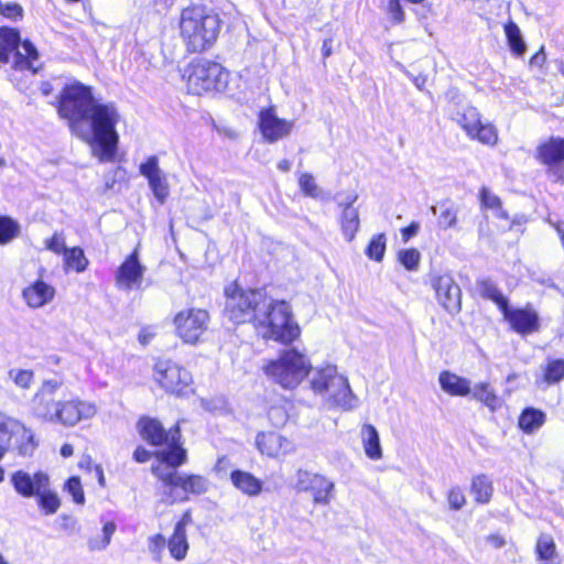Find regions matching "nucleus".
I'll return each instance as SVG.
<instances>
[{"instance_id": "56", "label": "nucleus", "mask_w": 564, "mask_h": 564, "mask_svg": "<svg viewBox=\"0 0 564 564\" xmlns=\"http://www.w3.org/2000/svg\"><path fill=\"white\" fill-rule=\"evenodd\" d=\"M133 457L138 463H145L150 459L151 453L145 448L139 446L135 448Z\"/></svg>"}, {"instance_id": "5", "label": "nucleus", "mask_w": 564, "mask_h": 564, "mask_svg": "<svg viewBox=\"0 0 564 564\" xmlns=\"http://www.w3.org/2000/svg\"><path fill=\"white\" fill-rule=\"evenodd\" d=\"M256 328L262 338L283 345L292 344L301 335L300 326L293 318L290 304L269 296L257 315Z\"/></svg>"}, {"instance_id": "33", "label": "nucleus", "mask_w": 564, "mask_h": 564, "mask_svg": "<svg viewBox=\"0 0 564 564\" xmlns=\"http://www.w3.org/2000/svg\"><path fill=\"white\" fill-rule=\"evenodd\" d=\"M545 422V414L536 409L528 408L519 416L518 425L527 434H532Z\"/></svg>"}, {"instance_id": "47", "label": "nucleus", "mask_w": 564, "mask_h": 564, "mask_svg": "<svg viewBox=\"0 0 564 564\" xmlns=\"http://www.w3.org/2000/svg\"><path fill=\"white\" fill-rule=\"evenodd\" d=\"M9 377L18 387L29 389L33 383L34 373L32 370L12 369L9 371Z\"/></svg>"}, {"instance_id": "2", "label": "nucleus", "mask_w": 564, "mask_h": 564, "mask_svg": "<svg viewBox=\"0 0 564 564\" xmlns=\"http://www.w3.org/2000/svg\"><path fill=\"white\" fill-rule=\"evenodd\" d=\"M308 384L312 392L322 399L327 409L350 411L358 404L348 378L340 373L335 365L313 367Z\"/></svg>"}, {"instance_id": "30", "label": "nucleus", "mask_w": 564, "mask_h": 564, "mask_svg": "<svg viewBox=\"0 0 564 564\" xmlns=\"http://www.w3.org/2000/svg\"><path fill=\"white\" fill-rule=\"evenodd\" d=\"M180 438L181 437H177L174 444H165L167 451H159L155 453L156 458L160 460L158 466L174 470V468L185 463L186 452L181 447Z\"/></svg>"}, {"instance_id": "12", "label": "nucleus", "mask_w": 564, "mask_h": 564, "mask_svg": "<svg viewBox=\"0 0 564 564\" xmlns=\"http://www.w3.org/2000/svg\"><path fill=\"white\" fill-rule=\"evenodd\" d=\"M155 382L167 393L184 394L193 379L191 372L171 359H159L153 368Z\"/></svg>"}, {"instance_id": "37", "label": "nucleus", "mask_w": 564, "mask_h": 564, "mask_svg": "<svg viewBox=\"0 0 564 564\" xmlns=\"http://www.w3.org/2000/svg\"><path fill=\"white\" fill-rule=\"evenodd\" d=\"M88 263V259L79 247L69 248L64 253V269L66 271L75 270L78 273L84 272Z\"/></svg>"}, {"instance_id": "25", "label": "nucleus", "mask_w": 564, "mask_h": 564, "mask_svg": "<svg viewBox=\"0 0 564 564\" xmlns=\"http://www.w3.org/2000/svg\"><path fill=\"white\" fill-rule=\"evenodd\" d=\"M257 446L269 457H280L294 451L293 443L285 436L274 432H263L257 436Z\"/></svg>"}, {"instance_id": "55", "label": "nucleus", "mask_w": 564, "mask_h": 564, "mask_svg": "<svg viewBox=\"0 0 564 564\" xmlns=\"http://www.w3.org/2000/svg\"><path fill=\"white\" fill-rule=\"evenodd\" d=\"M420 230V224L419 223H411L408 227L403 228L401 230V236L404 242H406L410 238L417 235Z\"/></svg>"}, {"instance_id": "32", "label": "nucleus", "mask_w": 564, "mask_h": 564, "mask_svg": "<svg viewBox=\"0 0 564 564\" xmlns=\"http://www.w3.org/2000/svg\"><path fill=\"white\" fill-rule=\"evenodd\" d=\"M470 394L474 400L486 405L491 412L501 405L500 398L488 382H480L471 387Z\"/></svg>"}, {"instance_id": "28", "label": "nucleus", "mask_w": 564, "mask_h": 564, "mask_svg": "<svg viewBox=\"0 0 564 564\" xmlns=\"http://www.w3.org/2000/svg\"><path fill=\"white\" fill-rule=\"evenodd\" d=\"M232 486L248 497H257L262 492L263 482L249 471L235 469L229 474Z\"/></svg>"}, {"instance_id": "10", "label": "nucleus", "mask_w": 564, "mask_h": 564, "mask_svg": "<svg viewBox=\"0 0 564 564\" xmlns=\"http://www.w3.org/2000/svg\"><path fill=\"white\" fill-rule=\"evenodd\" d=\"M37 58V52L31 42L20 41L17 30L0 28V65L12 63L17 69H32L35 72L33 61Z\"/></svg>"}, {"instance_id": "45", "label": "nucleus", "mask_w": 564, "mask_h": 564, "mask_svg": "<svg viewBox=\"0 0 564 564\" xmlns=\"http://www.w3.org/2000/svg\"><path fill=\"white\" fill-rule=\"evenodd\" d=\"M299 186L302 193L308 197L317 198L321 196V189L315 178L310 173H302L299 177Z\"/></svg>"}, {"instance_id": "8", "label": "nucleus", "mask_w": 564, "mask_h": 564, "mask_svg": "<svg viewBox=\"0 0 564 564\" xmlns=\"http://www.w3.org/2000/svg\"><path fill=\"white\" fill-rule=\"evenodd\" d=\"M97 101L90 87L75 83L64 88L58 113L68 121L70 130L77 134Z\"/></svg>"}, {"instance_id": "34", "label": "nucleus", "mask_w": 564, "mask_h": 564, "mask_svg": "<svg viewBox=\"0 0 564 564\" xmlns=\"http://www.w3.org/2000/svg\"><path fill=\"white\" fill-rule=\"evenodd\" d=\"M340 228L347 241H352L359 230L358 210L350 205H347L343 210Z\"/></svg>"}, {"instance_id": "23", "label": "nucleus", "mask_w": 564, "mask_h": 564, "mask_svg": "<svg viewBox=\"0 0 564 564\" xmlns=\"http://www.w3.org/2000/svg\"><path fill=\"white\" fill-rule=\"evenodd\" d=\"M13 435H22L28 443L22 445V455H30L36 447L34 434L24 424L0 413V444H10Z\"/></svg>"}, {"instance_id": "31", "label": "nucleus", "mask_w": 564, "mask_h": 564, "mask_svg": "<svg viewBox=\"0 0 564 564\" xmlns=\"http://www.w3.org/2000/svg\"><path fill=\"white\" fill-rule=\"evenodd\" d=\"M360 437L366 456L373 460L381 459L382 448L377 429L371 424H364Z\"/></svg>"}, {"instance_id": "53", "label": "nucleus", "mask_w": 564, "mask_h": 564, "mask_svg": "<svg viewBox=\"0 0 564 564\" xmlns=\"http://www.w3.org/2000/svg\"><path fill=\"white\" fill-rule=\"evenodd\" d=\"M166 540L162 534H155L150 539L149 550L156 561L161 560V554L165 547Z\"/></svg>"}, {"instance_id": "40", "label": "nucleus", "mask_w": 564, "mask_h": 564, "mask_svg": "<svg viewBox=\"0 0 564 564\" xmlns=\"http://www.w3.org/2000/svg\"><path fill=\"white\" fill-rule=\"evenodd\" d=\"M438 225L442 229L446 230L453 228L457 224V214L458 209L455 205L449 203H443L438 207ZM432 212L434 215L437 214V207H432Z\"/></svg>"}, {"instance_id": "16", "label": "nucleus", "mask_w": 564, "mask_h": 564, "mask_svg": "<svg viewBox=\"0 0 564 564\" xmlns=\"http://www.w3.org/2000/svg\"><path fill=\"white\" fill-rule=\"evenodd\" d=\"M536 159L546 166V174L553 182L564 181V139L551 138L539 145Z\"/></svg>"}, {"instance_id": "19", "label": "nucleus", "mask_w": 564, "mask_h": 564, "mask_svg": "<svg viewBox=\"0 0 564 564\" xmlns=\"http://www.w3.org/2000/svg\"><path fill=\"white\" fill-rule=\"evenodd\" d=\"M432 288L435 291L436 300L449 314H456L462 307V291L459 285L449 274L434 276Z\"/></svg>"}, {"instance_id": "60", "label": "nucleus", "mask_w": 564, "mask_h": 564, "mask_svg": "<svg viewBox=\"0 0 564 564\" xmlns=\"http://www.w3.org/2000/svg\"><path fill=\"white\" fill-rule=\"evenodd\" d=\"M191 522V514L188 512L184 513L182 519L176 523L175 528H181L182 532H186V525Z\"/></svg>"}, {"instance_id": "15", "label": "nucleus", "mask_w": 564, "mask_h": 564, "mask_svg": "<svg viewBox=\"0 0 564 564\" xmlns=\"http://www.w3.org/2000/svg\"><path fill=\"white\" fill-rule=\"evenodd\" d=\"M209 315L205 310L188 308L174 317L176 334L184 343L196 344L208 327Z\"/></svg>"}, {"instance_id": "50", "label": "nucleus", "mask_w": 564, "mask_h": 564, "mask_svg": "<svg viewBox=\"0 0 564 564\" xmlns=\"http://www.w3.org/2000/svg\"><path fill=\"white\" fill-rule=\"evenodd\" d=\"M66 490L73 497L74 502L83 505L85 496L82 488L80 479L78 477H70L66 482Z\"/></svg>"}, {"instance_id": "44", "label": "nucleus", "mask_w": 564, "mask_h": 564, "mask_svg": "<svg viewBox=\"0 0 564 564\" xmlns=\"http://www.w3.org/2000/svg\"><path fill=\"white\" fill-rule=\"evenodd\" d=\"M480 292L485 297L492 300L501 311L506 310L508 306L507 299L490 281H484L480 283Z\"/></svg>"}, {"instance_id": "27", "label": "nucleus", "mask_w": 564, "mask_h": 564, "mask_svg": "<svg viewBox=\"0 0 564 564\" xmlns=\"http://www.w3.org/2000/svg\"><path fill=\"white\" fill-rule=\"evenodd\" d=\"M22 296L29 307L41 308L53 301L55 289L51 284L37 280L23 290Z\"/></svg>"}, {"instance_id": "26", "label": "nucleus", "mask_w": 564, "mask_h": 564, "mask_svg": "<svg viewBox=\"0 0 564 564\" xmlns=\"http://www.w3.org/2000/svg\"><path fill=\"white\" fill-rule=\"evenodd\" d=\"M502 313L517 333L529 334L539 329V317L532 308L511 310L507 306Z\"/></svg>"}, {"instance_id": "3", "label": "nucleus", "mask_w": 564, "mask_h": 564, "mask_svg": "<svg viewBox=\"0 0 564 564\" xmlns=\"http://www.w3.org/2000/svg\"><path fill=\"white\" fill-rule=\"evenodd\" d=\"M312 370L311 358L294 347L282 349L276 357L267 359L262 366L267 379L286 391L297 389Z\"/></svg>"}, {"instance_id": "1", "label": "nucleus", "mask_w": 564, "mask_h": 564, "mask_svg": "<svg viewBox=\"0 0 564 564\" xmlns=\"http://www.w3.org/2000/svg\"><path fill=\"white\" fill-rule=\"evenodd\" d=\"M120 118L115 104L97 101L76 134L90 145L93 154L101 162L115 159L119 142L116 126Z\"/></svg>"}, {"instance_id": "17", "label": "nucleus", "mask_w": 564, "mask_h": 564, "mask_svg": "<svg viewBox=\"0 0 564 564\" xmlns=\"http://www.w3.org/2000/svg\"><path fill=\"white\" fill-rule=\"evenodd\" d=\"M145 267L140 262L138 249L126 258L115 274L116 286L124 292L141 290Z\"/></svg>"}, {"instance_id": "9", "label": "nucleus", "mask_w": 564, "mask_h": 564, "mask_svg": "<svg viewBox=\"0 0 564 564\" xmlns=\"http://www.w3.org/2000/svg\"><path fill=\"white\" fill-rule=\"evenodd\" d=\"M225 313L234 323L253 322L268 299L263 290H241L237 285L227 291Z\"/></svg>"}, {"instance_id": "49", "label": "nucleus", "mask_w": 564, "mask_h": 564, "mask_svg": "<svg viewBox=\"0 0 564 564\" xmlns=\"http://www.w3.org/2000/svg\"><path fill=\"white\" fill-rule=\"evenodd\" d=\"M117 525L115 522H106L102 527V540L99 542L90 541L89 545L91 550H105L111 541L113 533L116 532Z\"/></svg>"}, {"instance_id": "24", "label": "nucleus", "mask_w": 564, "mask_h": 564, "mask_svg": "<svg viewBox=\"0 0 564 564\" xmlns=\"http://www.w3.org/2000/svg\"><path fill=\"white\" fill-rule=\"evenodd\" d=\"M138 427L142 438L154 446L174 444L175 440L181 437L178 427L166 432L159 421L150 417L141 419Z\"/></svg>"}, {"instance_id": "22", "label": "nucleus", "mask_w": 564, "mask_h": 564, "mask_svg": "<svg viewBox=\"0 0 564 564\" xmlns=\"http://www.w3.org/2000/svg\"><path fill=\"white\" fill-rule=\"evenodd\" d=\"M97 413L94 403L80 399L62 400L55 423L64 426H75L83 420H89Z\"/></svg>"}, {"instance_id": "52", "label": "nucleus", "mask_w": 564, "mask_h": 564, "mask_svg": "<svg viewBox=\"0 0 564 564\" xmlns=\"http://www.w3.org/2000/svg\"><path fill=\"white\" fill-rule=\"evenodd\" d=\"M45 246L48 250L57 254H64L68 249L66 248L64 236L57 232L45 241Z\"/></svg>"}, {"instance_id": "59", "label": "nucleus", "mask_w": 564, "mask_h": 564, "mask_svg": "<svg viewBox=\"0 0 564 564\" xmlns=\"http://www.w3.org/2000/svg\"><path fill=\"white\" fill-rule=\"evenodd\" d=\"M215 468L218 474H226L230 468V460L226 456H223L217 460Z\"/></svg>"}, {"instance_id": "20", "label": "nucleus", "mask_w": 564, "mask_h": 564, "mask_svg": "<svg viewBox=\"0 0 564 564\" xmlns=\"http://www.w3.org/2000/svg\"><path fill=\"white\" fill-rule=\"evenodd\" d=\"M153 474L167 487L181 488L184 492L203 494L207 490V481L204 477L197 475L184 476L175 470H169L162 466H153Z\"/></svg>"}, {"instance_id": "48", "label": "nucleus", "mask_w": 564, "mask_h": 564, "mask_svg": "<svg viewBox=\"0 0 564 564\" xmlns=\"http://www.w3.org/2000/svg\"><path fill=\"white\" fill-rule=\"evenodd\" d=\"M398 259L405 269L414 271L419 267L421 254L416 249H406L399 252Z\"/></svg>"}, {"instance_id": "64", "label": "nucleus", "mask_w": 564, "mask_h": 564, "mask_svg": "<svg viewBox=\"0 0 564 564\" xmlns=\"http://www.w3.org/2000/svg\"><path fill=\"white\" fill-rule=\"evenodd\" d=\"M323 55L324 57H328L332 54V44L330 40H325L323 43Z\"/></svg>"}, {"instance_id": "62", "label": "nucleus", "mask_w": 564, "mask_h": 564, "mask_svg": "<svg viewBox=\"0 0 564 564\" xmlns=\"http://www.w3.org/2000/svg\"><path fill=\"white\" fill-rule=\"evenodd\" d=\"M14 440V444L17 446V448L19 449L20 454H22V445L24 443H28V438L25 436H22V435H13V438Z\"/></svg>"}, {"instance_id": "38", "label": "nucleus", "mask_w": 564, "mask_h": 564, "mask_svg": "<svg viewBox=\"0 0 564 564\" xmlns=\"http://www.w3.org/2000/svg\"><path fill=\"white\" fill-rule=\"evenodd\" d=\"M170 554L176 561L185 558L188 551L186 532H182L181 528H174L173 535L167 543Z\"/></svg>"}, {"instance_id": "57", "label": "nucleus", "mask_w": 564, "mask_h": 564, "mask_svg": "<svg viewBox=\"0 0 564 564\" xmlns=\"http://www.w3.org/2000/svg\"><path fill=\"white\" fill-rule=\"evenodd\" d=\"M486 541L495 549H500L506 545V540L499 534H490Z\"/></svg>"}, {"instance_id": "51", "label": "nucleus", "mask_w": 564, "mask_h": 564, "mask_svg": "<svg viewBox=\"0 0 564 564\" xmlns=\"http://www.w3.org/2000/svg\"><path fill=\"white\" fill-rule=\"evenodd\" d=\"M447 501L449 505V508L453 510H459L462 509L466 503V497L462 488L459 487H453L449 489L447 494Z\"/></svg>"}, {"instance_id": "35", "label": "nucleus", "mask_w": 564, "mask_h": 564, "mask_svg": "<svg viewBox=\"0 0 564 564\" xmlns=\"http://www.w3.org/2000/svg\"><path fill=\"white\" fill-rule=\"evenodd\" d=\"M470 492L478 503H488L492 497V482L486 475H478L471 480Z\"/></svg>"}, {"instance_id": "54", "label": "nucleus", "mask_w": 564, "mask_h": 564, "mask_svg": "<svg viewBox=\"0 0 564 564\" xmlns=\"http://www.w3.org/2000/svg\"><path fill=\"white\" fill-rule=\"evenodd\" d=\"M387 8L388 13L394 22L400 23L404 20V12L401 8L400 0H388Z\"/></svg>"}, {"instance_id": "21", "label": "nucleus", "mask_w": 564, "mask_h": 564, "mask_svg": "<svg viewBox=\"0 0 564 564\" xmlns=\"http://www.w3.org/2000/svg\"><path fill=\"white\" fill-rule=\"evenodd\" d=\"M139 172L148 180L153 196L160 204H164L170 195V184L166 173L160 167L159 159L149 156L139 167Z\"/></svg>"}, {"instance_id": "13", "label": "nucleus", "mask_w": 564, "mask_h": 564, "mask_svg": "<svg viewBox=\"0 0 564 564\" xmlns=\"http://www.w3.org/2000/svg\"><path fill=\"white\" fill-rule=\"evenodd\" d=\"M62 379L53 378L44 380L33 397V413L36 417L55 423L62 400H54L55 393L63 387Z\"/></svg>"}, {"instance_id": "14", "label": "nucleus", "mask_w": 564, "mask_h": 564, "mask_svg": "<svg viewBox=\"0 0 564 564\" xmlns=\"http://www.w3.org/2000/svg\"><path fill=\"white\" fill-rule=\"evenodd\" d=\"M295 489L301 492H308L314 505L328 506L334 497L335 484L324 475L299 470Z\"/></svg>"}, {"instance_id": "29", "label": "nucleus", "mask_w": 564, "mask_h": 564, "mask_svg": "<svg viewBox=\"0 0 564 564\" xmlns=\"http://www.w3.org/2000/svg\"><path fill=\"white\" fill-rule=\"evenodd\" d=\"M438 383L444 392L453 397H467L471 392V382L469 379L448 370L440 373Z\"/></svg>"}, {"instance_id": "46", "label": "nucleus", "mask_w": 564, "mask_h": 564, "mask_svg": "<svg viewBox=\"0 0 564 564\" xmlns=\"http://www.w3.org/2000/svg\"><path fill=\"white\" fill-rule=\"evenodd\" d=\"M564 378V360L563 359H555L547 364L545 372H544V380L547 383H555L558 382Z\"/></svg>"}, {"instance_id": "6", "label": "nucleus", "mask_w": 564, "mask_h": 564, "mask_svg": "<svg viewBox=\"0 0 564 564\" xmlns=\"http://www.w3.org/2000/svg\"><path fill=\"white\" fill-rule=\"evenodd\" d=\"M10 484L21 497L36 498L39 508L46 516L56 513L61 507L58 495L51 488V479L45 471H14L10 476Z\"/></svg>"}, {"instance_id": "63", "label": "nucleus", "mask_w": 564, "mask_h": 564, "mask_svg": "<svg viewBox=\"0 0 564 564\" xmlns=\"http://www.w3.org/2000/svg\"><path fill=\"white\" fill-rule=\"evenodd\" d=\"M74 454V448L70 444H64L61 447V455L63 457H70Z\"/></svg>"}, {"instance_id": "43", "label": "nucleus", "mask_w": 564, "mask_h": 564, "mask_svg": "<svg viewBox=\"0 0 564 564\" xmlns=\"http://www.w3.org/2000/svg\"><path fill=\"white\" fill-rule=\"evenodd\" d=\"M20 234L19 224L8 216L0 217V243H8Z\"/></svg>"}, {"instance_id": "42", "label": "nucleus", "mask_w": 564, "mask_h": 564, "mask_svg": "<svg viewBox=\"0 0 564 564\" xmlns=\"http://www.w3.org/2000/svg\"><path fill=\"white\" fill-rule=\"evenodd\" d=\"M480 200L484 207L494 210L496 217L508 219V214L502 209L500 198L488 188L482 187L480 192Z\"/></svg>"}, {"instance_id": "58", "label": "nucleus", "mask_w": 564, "mask_h": 564, "mask_svg": "<svg viewBox=\"0 0 564 564\" xmlns=\"http://www.w3.org/2000/svg\"><path fill=\"white\" fill-rule=\"evenodd\" d=\"M545 59L546 56L543 47H541V50L531 57L530 65L541 67L544 64Z\"/></svg>"}, {"instance_id": "18", "label": "nucleus", "mask_w": 564, "mask_h": 564, "mask_svg": "<svg viewBox=\"0 0 564 564\" xmlns=\"http://www.w3.org/2000/svg\"><path fill=\"white\" fill-rule=\"evenodd\" d=\"M258 126L263 139L270 143L289 137L295 126L293 120L279 118L274 107L261 109Z\"/></svg>"}, {"instance_id": "4", "label": "nucleus", "mask_w": 564, "mask_h": 564, "mask_svg": "<svg viewBox=\"0 0 564 564\" xmlns=\"http://www.w3.org/2000/svg\"><path fill=\"white\" fill-rule=\"evenodd\" d=\"M219 30L218 15L205 7H187L181 13V37L191 52H203L209 48L216 41Z\"/></svg>"}, {"instance_id": "36", "label": "nucleus", "mask_w": 564, "mask_h": 564, "mask_svg": "<svg viewBox=\"0 0 564 564\" xmlns=\"http://www.w3.org/2000/svg\"><path fill=\"white\" fill-rule=\"evenodd\" d=\"M505 33L512 54L522 56L527 51V44L522 37L520 28L513 21H509L505 25Z\"/></svg>"}, {"instance_id": "7", "label": "nucleus", "mask_w": 564, "mask_h": 564, "mask_svg": "<svg viewBox=\"0 0 564 564\" xmlns=\"http://www.w3.org/2000/svg\"><path fill=\"white\" fill-rule=\"evenodd\" d=\"M183 77L189 94L202 95L225 89L228 73L218 63L197 58L186 66Z\"/></svg>"}, {"instance_id": "11", "label": "nucleus", "mask_w": 564, "mask_h": 564, "mask_svg": "<svg viewBox=\"0 0 564 564\" xmlns=\"http://www.w3.org/2000/svg\"><path fill=\"white\" fill-rule=\"evenodd\" d=\"M453 120L465 131L467 137L485 145L494 147L498 142V130L489 123L481 121V115L474 106H466L457 110Z\"/></svg>"}, {"instance_id": "41", "label": "nucleus", "mask_w": 564, "mask_h": 564, "mask_svg": "<svg viewBox=\"0 0 564 564\" xmlns=\"http://www.w3.org/2000/svg\"><path fill=\"white\" fill-rule=\"evenodd\" d=\"M387 249V237L384 234L375 235L366 248V256L376 262H381Z\"/></svg>"}, {"instance_id": "61", "label": "nucleus", "mask_w": 564, "mask_h": 564, "mask_svg": "<svg viewBox=\"0 0 564 564\" xmlns=\"http://www.w3.org/2000/svg\"><path fill=\"white\" fill-rule=\"evenodd\" d=\"M94 470H95V474H96V476L98 478L99 485L101 487H105L106 486V479H105L102 467L100 465H95Z\"/></svg>"}, {"instance_id": "39", "label": "nucleus", "mask_w": 564, "mask_h": 564, "mask_svg": "<svg viewBox=\"0 0 564 564\" xmlns=\"http://www.w3.org/2000/svg\"><path fill=\"white\" fill-rule=\"evenodd\" d=\"M535 552L539 564L558 557L553 538L549 534H541L536 541Z\"/></svg>"}]
</instances>
